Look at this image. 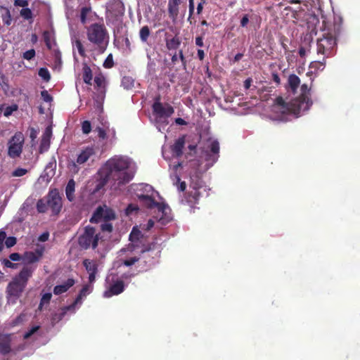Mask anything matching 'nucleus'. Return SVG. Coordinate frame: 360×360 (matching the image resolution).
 Instances as JSON below:
<instances>
[{
	"instance_id": "obj_1",
	"label": "nucleus",
	"mask_w": 360,
	"mask_h": 360,
	"mask_svg": "<svg viewBox=\"0 0 360 360\" xmlns=\"http://www.w3.org/2000/svg\"><path fill=\"white\" fill-rule=\"evenodd\" d=\"M136 171L135 162L125 155H115L110 158L99 170L105 181H112L115 187L129 183Z\"/></svg>"
},
{
	"instance_id": "obj_2",
	"label": "nucleus",
	"mask_w": 360,
	"mask_h": 360,
	"mask_svg": "<svg viewBox=\"0 0 360 360\" xmlns=\"http://www.w3.org/2000/svg\"><path fill=\"white\" fill-rule=\"evenodd\" d=\"M131 190L143 206L158 212L155 216L156 227L161 229L162 226L166 225L172 220L170 208L165 203L158 201L161 198L160 195L150 185L134 184L131 186Z\"/></svg>"
},
{
	"instance_id": "obj_3",
	"label": "nucleus",
	"mask_w": 360,
	"mask_h": 360,
	"mask_svg": "<svg viewBox=\"0 0 360 360\" xmlns=\"http://www.w3.org/2000/svg\"><path fill=\"white\" fill-rule=\"evenodd\" d=\"M301 91V96L289 103L285 102L282 98L276 99V103L273 106V111L278 114L275 119L286 122L289 120L288 116L294 115L297 117L309 109L312 101L307 95L309 92L307 85L303 84Z\"/></svg>"
},
{
	"instance_id": "obj_4",
	"label": "nucleus",
	"mask_w": 360,
	"mask_h": 360,
	"mask_svg": "<svg viewBox=\"0 0 360 360\" xmlns=\"http://www.w3.org/2000/svg\"><path fill=\"white\" fill-rule=\"evenodd\" d=\"M188 149L191 153L198 155L201 165L202 162L205 163L204 166H200L198 169L199 172L207 170L218 160L219 157V143L217 140L212 138L201 142L198 148L196 146L190 145Z\"/></svg>"
},
{
	"instance_id": "obj_5",
	"label": "nucleus",
	"mask_w": 360,
	"mask_h": 360,
	"mask_svg": "<svg viewBox=\"0 0 360 360\" xmlns=\"http://www.w3.org/2000/svg\"><path fill=\"white\" fill-rule=\"evenodd\" d=\"M184 144V138L181 137L176 139L169 149L162 148V156L165 160L170 161L169 166L170 169L173 170V172L170 174V177L174 185L176 186L179 191H184L186 189V183L180 182V178L176 174L178 169L181 167V162L178 160V158L182 155Z\"/></svg>"
},
{
	"instance_id": "obj_6",
	"label": "nucleus",
	"mask_w": 360,
	"mask_h": 360,
	"mask_svg": "<svg viewBox=\"0 0 360 360\" xmlns=\"http://www.w3.org/2000/svg\"><path fill=\"white\" fill-rule=\"evenodd\" d=\"M35 269L36 266L34 265L28 264L25 266L20 273L8 283L6 288L8 304H13L16 303Z\"/></svg>"
},
{
	"instance_id": "obj_7",
	"label": "nucleus",
	"mask_w": 360,
	"mask_h": 360,
	"mask_svg": "<svg viewBox=\"0 0 360 360\" xmlns=\"http://www.w3.org/2000/svg\"><path fill=\"white\" fill-rule=\"evenodd\" d=\"M95 155V150L93 147H86L79 150L74 160L68 162V168L72 174H77L81 168L85 165Z\"/></svg>"
},
{
	"instance_id": "obj_8",
	"label": "nucleus",
	"mask_w": 360,
	"mask_h": 360,
	"mask_svg": "<svg viewBox=\"0 0 360 360\" xmlns=\"http://www.w3.org/2000/svg\"><path fill=\"white\" fill-rule=\"evenodd\" d=\"M153 115L157 129L161 131L168 124V118L174 113L173 108L169 105H162L155 102L153 105Z\"/></svg>"
},
{
	"instance_id": "obj_9",
	"label": "nucleus",
	"mask_w": 360,
	"mask_h": 360,
	"mask_svg": "<svg viewBox=\"0 0 360 360\" xmlns=\"http://www.w3.org/2000/svg\"><path fill=\"white\" fill-rule=\"evenodd\" d=\"M190 189L187 201L190 204L198 202L200 197L207 195V188L198 174L191 176Z\"/></svg>"
},
{
	"instance_id": "obj_10",
	"label": "nucleus",
	"mask_w": 360,
	"mask_h": 360,
	"mask_svg": "<svg viewBox=\"0 0 360 360\" xmlns=\"http://www.w3.org/2000/svg\"><path fill=\"white\" fill-rule=\"evenodd\" d=\"M100 233L94 227L87 226L78 237V244L82 249H95L98 246Z\"/></svg>"
},
{
	"instance_id": "obj_11",
	"label": "nucleus",
	"mask_w": 360,
	"mask_h": 360,
	"mask_svg": "<svg viewBox=\"0 0 360 360\" xmlns=\"http://www.w3.org/2000/svg\"><path fill=\"white\" fill-rule=\"evenodd\" d=\"M143 240L141 231L136 226L133 227L129 234L130 243L127 248H123L120 250V255H123L127 252L144 253L148 251V248L143 247Z\"/></svg>"
},
{
	"instance_id": "obj_12",
	"label": "nucleus",
	"mask_w": 360,
	"mask_h": 360,
	"mask_svg": "<svg viewBox=\"0 0 360 360\" xmlns=\"http://www.w3.org/2000/svg\"><path fill=\"white\" fill-rule=\"evenodd\" d=\"M106 290L103 292V297L109 298L113 295H117L122 292L124 285L122 280L113 271L110 272L105 278Z\"/></svg>"
},
{
	"instance_id": "obj_13",
	"label": "nucleus",
	"mask_w": 360,
	"mask_h": 360,
	"mask_svg": "<svg viewBox=\"0 0 360 360\" xmlns=\"http://www.w3.org/2000/svg\"><path fill=\"white\" fill-rule=\"evenodd\" d=\"M24 136L21 132H16L8 143V155L11 158H15L20 155L24 143Z\"/></svg>"
},
{
	"instance_id": "obj_14",
	"label": "nucleus",
	"mask_w": 360,
	"mask_h": 360,
	"mask_svg": "<svg viewBox=\"0 0 360 360\" xmlns=\"http://www.w3.org/2000/svg\"><path fill=\"white\" fill-rule=\"evenodd\" d=\"M87 36L91 42L100 45L105 41L106 30L102 25L93 24L88 28Z\"/></svg>"
},
{
	"instance_id": "obj_15",
	"label": "nucleus",
	"mask_w": 360,
	"mask_h": 360,
	"mask_svg": "<svg viewBox=\"0 0 360 360\" xmlns=\"http://www.w3.org/2000/svg\"><path fill=\"white\" fill-rule=\"evenodd\" d=\"M336 45V40L332 34H327L320 39L317 42V53L322 54L326 57H330L333 55V49Z\"/></svg>"
},
{
	"instance_id": "obj_16",
	"label": "nucleus",
	"mask_w": 360,
	"mask_h": 360,
	"mask_svg": "<svg viewBox=\"0 0 360 360\" xmlns=\"http://www.w3.org/2000/svg\"><path fill=\"white\" fill-rule=\"evenodd\" d=\"M115 218V214L112 209L106 205L98 207L91 218V222H99L101 221H110Z\"/></svg>"
},
{
	"instance_id": "obj_17",
	"label": "nucleus",
	"mask_w": 360,
	"mask_h": 360,
	"mask_svg": "<svg viewBox=\"0 0 360 360\" xmlns=\"http://www.w3.org/2000/svg\"><path fill=\"white\" fill-rule=\"evenodd\" d=\"M47 205L53 214H58L62 207V200L56 189L52 190L49 193L46 199Z\"/></svg>"
},
{
	"instance_id": "obj_18",
	"label": "nucleus",
	"mask_w": 360,
	"mask_h": 360,
	"mask_svg": "<svg viewBox=\"0 0 360 360\" xmlns=\"http://www.w3.org/2000/svg\"><path fill=\"white\" fill-rule=\"evenodd\" d=\"M92 290L93 283H89V284L84 285L79 295L76 297L75 302L70 305L69 308H75L76 309H78L81 306L83 300L91 292Z\"/></svg>"
},
{
	"instance_id": "obj_19",
	"label": "nucleus",
	"mask_w": 360,
	"mask_h": 360,
	"mask_svg": "<svg viewBox=\"0 0 360 360\" xmlns=\"http://www.w3.org/2000/svg\"><path fill=\"white\" fill-rule=\"evenodd\" d=\"M83 265L89 274V283H93L96 280V274L98 272L97 262L92 259H85L83 261Z\"/></svg>"
},
{
	"instance_id": "obj_20",
	"label": "nucleus",
	"mask_w": 360,
	"mask_h": 360,
	"mask_svg": "<svg viewBox=\"0 0 360 360\" xmlns=\"http://www.w3.org/2000/svg\"><path fill=\"white\" fill-rule=\"evenodd\" d=\"M11 335H0V353L3 354H8L11 352Z\"/></svg>"
},
{
	"instance_id": "obj_21",
	"label": "nucleus",
	"mask_w": 360,
	"mask_h": 360,
	"mask_svg": "<svg viewBox=\"0 0 360 360\" xmlns=\"http://www.w3.org/2000/svg\"><path fill=\"white\" fill-rule=\"evenodd\" d=\"M181 0H169L168 1V13L169 17L175 20L179 15V6Z\"/></svg>"
},
{
	"instance_id": "obj_22",
	"label": "nucleus",
	"mask_w": 360,
	"mask_h": 360,
	"mask_svg": "<svg viewBox=\"0 0 360 360\" xmlns=\"http://www.w3.org/2000/svg\"><path fill=\"white\" fill-rule=\"evenodd\" d=\"M74 284L75 281L72 278H68L63 283L55 286L53 288V293L56 295H62L67 292Z\"/></svg>"
},
{
	"instance_id": "obj_23",
	"label": "nucleus",
	"mask_w": 360,
	"mask_h": 360,
	"mask_svg": "<svg viewBox=\"0 0 360 360\" xmlns=\"http://www.w3.org/2000/svg\"><path fill=\"white\" fill-rule=\"evenodd\" d=\"M115 10L116 13L115 15L116 18H120L124 13V8L121 2H116L112 7L108 8L107 10V18H111L114 15L113 10Z\"/></svg>"
},
{
	"instance_id": "obj_24",
	"label": "nucleus",
	"mask_w": 360,
	"mask_h": 360,
	"mask_svg": "<svg viewBox=\"0 0 360 360\" xmlns=\"http://www.w3.org/2000/svg\"><path fill=\"white\" fill-rule=\"evenodd\" d=\"M69 306L65 307L60 309V311L58 313H56L53 317H52V321L53 323H57L63 319V318L65 316V315L67 314L68 311H70L71 313H75L76 311L75 308H69Z\"/></svg>"
},
{
	"instance_id": "obj_25",
	"label": "nucleus",
	"mask_w": 360,
	"mask_h": 360,
	"mask_svg": "<svg viewBox=\"0 0 360 360\" xmlns=\"http://www.w3.org/2000/svg\"><path fill=\"white\" fill-rule=\"evenodd\" d=\"M72 44L73 54H74L75 57V51H77L78 53L81 56H85V50L84 49V46H83L82 42L80 41V40L79 39H77L75 37L74 38H72Z\"/></svg>"
},
{
	"instance_id": "obj_26",
	"label": "nucleus",
	"mask_w": 360,
	"mask_h": 360,
	"mask_svg": "<svg viewBox=\"0 0 360 360\" xmlns=\"http://www.w3.org/2000/svg\"><path fill=\"white\" fill-rule=\"evenodd\" d=\"M75 183L73 179L69 180L68 182V184L65 188V193L67 198L72 201L74 199V192H75Z\"/></svg>"
},
{
	"instance_id": "obj_27",
	"label": "nucleus",
	"mask_w": 360,
	"mask_h": 360,
	"mask_svg": "<svg viewBox=\"0 0 360 360\" xmlns=\"http://www.w3.org/2000/svg\"><path fill=\"white\" fill-rule=\"evenodd\" d=\"M1 18L4 23L6 25H10L12 22V18L10 10L5 6H1Z\"/></svg>"
},
{
	"instance_id": "obj_28",
	"label": "nucleus",
	"mask_w": 360,
	"mask_h": 360,
	"mask_svg": "<svg viewBox=\"0 0 360 360\" xmlns=\"http://www.w3.org/2000/svg\"><path fill=\"white\" fill-rule=\"evenodd\" d=\"M82 70L84 82L86 84L91 85L92 81V72L91 68L86 63H84L83 65Z\"/></svg>"
},
{
	"instance_id": "obj_29",
	"label": "nucleus",
	"mask_w": 360,
	"mask_h": 360,
	"mask_svg": "<svg viewBox=\"0 0 360 360\" xmlns=\"http://www.w3.org/2000/svg\"><path fill=\"white\" fill-rule=\"evenodd\" d=\"M181 44V40L177 37H174L173 38L167 40L166 46L167 48L169 50H176Z\"/></svg>"
},
{
	"instance_id": "obj_30",
	"label": "nucleus",
	"mask_w": 360,
	"mask_h": 360,
	"mask_svg": "<svg viewBox=\"0 0 360 360\" xmlns=\"http://www.w3.org/2000/svg\"><path fill=\"white\" fill-rule=\"evenodd\" d=\"M300 83V78L295 75H290L288 78L289 86L292 92H295Z\"/></svg>"
},
{
	"instance_id": "obj_31",
	"label": "nucleus",
	"mask_w": 360,
	"mask_h": 360,
	"mask_svg": "<svg viewBox=\"0 0 360 360\" xmlns=\"http://www.w3.org/2000/svg\"><path fill=\"white\" fill-rule=\"evenodd\" d=\"M94 83L96 86L98 88V89L101 90V92H103L105 86V77L101 74L95 76Z\"/></svg>"
},
{
	"instance_id": "obj_32",
	"label": "nucleus",
	"mask_w": 360,
	"mask_h": 360,
	"mask_svg": "<svg viewBox=\"0 0 360 360\" xmlns=\"http://www.w3.org/2000/svg\"><path fill=\"white\" fill-rule=\"evenodd\" d=\"M134 80L131 77H124L122 79V86L126 89H130L134 86Z\"/></svg>"
},
{
	"instance_id": "obj_33",
	"label": "nucleus",
	"mask_w": 360,
	"mask_h": 360,
	"mask_svg": "<svg viewBox=\"0 0 360 360\" xmlns=\"http://www.w3.org/2000/svg\"><path fill=\"white\" fill-rule=\"evenodd\" d=\"M140 39L142 41L145 42L147 41L150 35V30L148 26H143L139 32Z\"/></svg>"
},
{
	"instance_id": "obj_34",
	"label": "nucleus",
	"mask_w": 360,
	"mask_h": 360,
	"mask_svg": "<svg viewBox=\"0 0 360 360\" xmlns=\"http://www.w3.org/2000/svg\"><path fill=\"white\" fill-rule=\"evenodd\" d=\"M25 321H26V314L24 313H22L11 322L10 326L13 327V326H18L20 323H22Z\"/></svg>"
},
{
	"instance_id": "obj_35",
	"label": "nucleus",
	"mask_w": 360,
	"mask_h": 360,
	"mask_svg": "<svg viewBox=\"0 0 360 360\" xmlns=\"http://www.w3.org/2000/svg\"><path fill=\"white\" fill-rule=\"evenodd\" d=\"M25 257L27 261L30 264L37 262L40 259V257L33 252H27Z\"/></svg>"
},
{
	"instance_id": "obj_36",
	"label": "nucleus",
	"mask_w": 360,
	"mask_h": 360,
	"mask_svg": "<svg viewBox=\"0 0 360 360\" xmlns=\"http://www.w3.org/2000/svg\"><path fill=\"white\" fill-rule=\"evenodd\" d=\"M37 208L39 212H45L49 206L47 205L46 200L41 199L37 203Z\"/></svg>"
},
{
	"instance_id": "obj_37",
	"label": "nucleus",
	"mask_w": 360,
	"mask_h": 360,
	"mask_svg": "<svg viewBox=\"0 0 360 360\" xmlns=\"http://www.w3.org/2000/svg\"><path fill=\"white\" fill-rule=\"evenodd\" d=\"M39 77L46 82H49L51 79L49 71L47 68H41L39 70Z\"/></svg>"
},
{
	"instance_id": "obj_38",
	"label": "nucleus",
	"mask_w": 360,
	"mask_h": 360,
	"mask_svg": "<svg viewBox=\"0 0 360 360\" xmlns=\"http://www.w3.org/2000/svg\"><path fill=\"white\" fill-rule=\"evenodd\" d=\"M18 106L16 104H13L10 106H7L4 108V115L8 117L13 114V112L18 110Z\"/></svg>"
},
{
	"instance_id": "obj_39",
	"label": "nucleus",
	"mask_w": 360,
	"mask_h": 360,
	"mask_svg": "<svg viewBox=\"0 0 360 360\" xmlns=\"http://www.w3.org/2000/svg\"><path fill=\"white\" fill-rule=\"evenodd\" d=\"M51 293L47 292L42 295V297L40 301V304L39 306V309L41 310L42 309V307L44 304H47L49 303L51 299Z\"/></svg>"
},
{
	"instance_id": "obj_40",
	"label": "nucleus",
	"mask_w": 360,
	"mask_h": 360,
	"mask_svg": "<svg viewBox=\"0 0 360 360\" xmlns=\"http://www.w3.org/2000/svg\"><path fill=\"white\" fill-rule=\"evenodd\" d=\"M50 146V140L41 139L40 146H39V152L43 153L48 150Z\"/></svg>"
},
{
	"instance_id": "obj_41",
	"label": "nucleus",
	"mask_w": 360,
	"mask_h": 360,
	"mask_svg": "<svg viewBox=\"0 0 360 360\" xmlns=\"http://www.w3.org/2000/svg\"><path fill=\"white\" fill-rule=\"evenodd\" d=\"M140 258L137 257L136 255H134L130 257L129 259H125L123 262V264L127 266H129L133 265L135 262H136Z\"/></svg>"
},
{
	"instance_id": "obj_42",
	"label": "nucleus",
	"mask_w": 360,
	"mask_h": 360,
	"mask_svg": "<svg viewBox=\"0 0 360 360\" xmlns=\"http://www.w3.org/2000/svg\"><path fill=\"white\" fill-rule=\"evenodd\" d=\"M82 129L84 134H89L91 130V125L90 122L86 120L82 124Z\"/></svg>"
},
{
	"instance_id": "obj_43",
	"label": "nucleus",
	"mask_w": 360,
	"mask_h": 360,
	"mask_svg": "<svg viewBox=\"0 0 360 360\" xmlns=\"http://www.w3.org/2000/svg\"><path fill=\"white\" fill-rule=\"evenodd\" d=\"M34 56L35 51L33 49L25 51L22 56L23 58L27 60H32Z\"/></svg>"
},
{
	"instance_id": "obj_44",
	"label": "nucleus",
	"mask_w": 360,
	"mask_h": 360,
	"mask_svg": "<svg viewBox=\"0 0 360 360\" xmlns=\"http://www.w3.org/2000/svg\"><path fill=\"white\" fill-rule=\"evenodd\" d=\"M114 65L112 56L109 54L103 63V66L105 68H111Z\"/></svg>"
},
{
	"instance_id": "obj_45",
	"label": "nucleus",
	"mask_w": 360,
	"mask_h": 360,
	"mask_svg": "<svg viewBox=\"0 0 360 360\" xmlns=\"http://www.w3.org/2000/svg\"><path fill=\"white\" fill-rule=\"evenodd\" d=\"M155 226V221L153 219H150L148 221L146 224H141V228L144 231H149Z\"/></svg>"
},
{
	"instance_id": "obj_46",
	"label": "nucleus",
	"mask_w": 360,
	"mask_h": 360,
	"mask_svg": "<svg viewBox=\"0 0 360 360\" xmlns=\"http://www.w3.org/2000/svg\"><path fill=\"white\" fill-rule=\"evenodd\" d=\"M20 15L25 19L28 20L32 18V11L29 8H24L20 11Z\"/></svg>"
},
{
	"instance_id": "obj_47",
	"label": "nucleus",
	"mask_w": 360,
	"mask_h": 360,
	"mask_svg": "<svg viewBox=\"0 0 360 360\" xmlns=\"http://www.w3.org/2000/svg\"><path fill=\"white\" fill-rule=\"evenodd\" d=\"M39 328V326H32L27 332H26L24 335L25 339H28L30 338L34 333H35Z\"/></svg>"
},
{
	"instance_id": "obj_48",
	"label": "nucleus",
	"mask_w": 360,
	"mask_h": 360,
	"mask_svg": "<svg viewBox=\"0 0 360 360\" xmlns=\"http://www.w3.org/2000/svg\"><path fill=\"white\" fill-rule=\"evenodd\" d=\"M41 96L44 101L46 103H51L53 100L52 96L49 94L46 90H44L41 92Z\"/></svg>"
},
{
	"instance_id": "obj_49",
	"label": "nucleus",
	"mask_w": 360,
	"mask_h": 360,
	"mask_svg": "<svg viewBox=\"0 0 360 360\" xmlns=\"http://www.w3.org/2000/svg\"><path fill=\"white\" fill-rule=\"evenodd\" d=\"M89 11H90V9L86 7L82 8L80 18H81V21L82 23L86 22V15L89 13Z\"/></svg>"
},
{
	"instance_id": "obj_50",
	"label": "nucleus",
	"mask_w": 360,
	"mask_h": 360,
	"mask_svg": "<svg viewBox=\"0 0 360 360\" xmlns=\"http://www.w3.org/2000/svg\"><path fill=\"white\" fill-rule=\"evenodd\" d=\"M16 243V238L15 237H8L5 239V244L8 248L13 247Z\"/></svg>"
},
{
	"instance_id": "obj_51",
	"label": "nucleus",
	"mask_w": 360,
	"mask_h": 360,
	"mask_svg": "<svg viewBox=\"0 0 360 360\" xmlns=\"http://www.w3.org/2000/svg\"><path fill=\"white\" fill-rule=\"evenodd\" d=\"M138 206L136 205L130 204L126 209V214L127 215L131 214L134 212H136L138 210Z\"/></svg>"
},
{
	"instance_id": "obj_52",
	"label": "nucleus",
	"mask_w": 360,
	"mask_h": 360,
	"mask_svg": "<svg viewBox=\"0 0 360 360\" xmlns=\"http://www.w3.org/2000/svg\"><path fill=\"white\" fill-rule=\"evenodd\" d=\"M179 58L181 59V60L183 62L184 60V55H183V51L181 50L179 51V56L176 54V53H174L172 57V61L175 63Z\"/></svg>"
},
{
	"instance_id": "obj_53",
	"label": "nucleus",
	"mask_w": 360,
	"mask_h": 360,
	"mask_svg": "<svg viewBox=\"0 0 360 360\" xmlns=\"http://www.w3.org/2000/svg\"><path fill=\"white\" fill-rule=\"evenodd\" d=\"M6 237V232L3 230H0V252L4 249V241L5 240Z\"/></svg>"
},
{
	"instance_id": "obj_54",
	"label": "nucleus",
	"mask_w": 360,
	"mask_h": 360,
	"mask_svg": "<svg viewBox=\"0 0 360 360\" xmlns=\"http://www.w3.org/2000/svg\"><path fill=\"white\" fill-rule=\"evenodd\" d=\"M27 173V170L22 168H18L13 172V176H22Z\"/></svg>"
},
{
	"instance_id": "obj_55",
	"label": "nucleus",
	"mask_w": 360,
	"mask_h": 360,
	"mask_svg": "<svg viewBox=\"0 0 360 360\" xmlns=\"http://www.w3.org/2000/svg\"><path fill=\"white\" fill-rule=\"evenodd\" d=\"M51 135H52L51 129V127H48L45 129L41 139L50 140Z\"/></svg>"
},
{
	"instance_id": "obj_56",
	"label": "nucleus",
	"mask_w": 360,
	"mask_h": 360,
	"mask_svg": "<svg viewBox=\"0 0 360 360\" xmlns=\"http://www.w3.org/2000/svg\"><path fill=\"white\" fill-rule=\"evenodd\" d=\"M112 229V226L110 223L105 221L101 225V230L103 231L110 232Z\"/></svg>"
},
{
	"instance_id": "obj_57",
	"label": "nucleus",
	"mask_w": 360,
	"mask_h": 360,
	"mask_svg": "<svg viewBox=\"0 0 360 360\" xmlns=\"http://www.w3.org/2000/svg\"><path fill=\"white\" fill-rule=\"evenodd\" d=\"M55 167H56V163L50 162L46 165L45 172H46L47 174L51 172L52 174H53V173H54L53 170H54Z\"/></svg>"
},
{
	"instance_id": "obj_58",
	"label": "nucleus",
	"mask_w": 360,
	"mask_h": 360,
	"mask_svg": "<svg viewBox=\"0 0 360 360\" xmlns=\"http://www.w3.org/2000/svg\"><path fill=\"white\" fill-rule=\"evenodd\" d=\"M15 6H20L23 8L27 6V1L26 0H15L14 3Z\"/></svg>"
},
{
	"instance_id": "obj_59",
	"label": "nucleus",
	"mask_w": 360,
	"mask_h": 360,
	"mask_svg": "<svg viewBox=\"0 0 360 360\" xmlns=\"http://www.w3.org/2000/svg\"><path fill=\"white\" fill-rule=\"evenodd\" d=\"M49 237V233L48 232H44L39 236L38 240L40 242H46V240H48Z\"/></svg>"
},
{
	"instance_id": "obj_60",
	"label": "nucleus",
	"mask_w": 360,
	"mask_h": 360,
	"mask_svg": "<svg viewBox=\"0 0 360 360\" xmlns=\"http://www.w3.org/2000/svg\"><path fill=\"white\" fill-rule=\"evenodd\" d=\"M98 135L99 138L105 139L107 138L106 131L102 128H98Z\"/></svg>"
},
{
	"instance_id": "obj_61",
	"label": "nucleus",
	"mask_w": 360,
	"mask_h": 360,
	"mask_svg": "<svg viewBox=\"0 0 360 360\" xmlns=\"http://www.w3.org/2000/svg\"><path fill=\"white\" fill-rule=\"evenodd\" d=\"M44 252V246H39L35 250L34 253H36L40 258L42 257L43 253Z\"/></svg>"
},
{
	"instance_id": "obj_62",
	"label": "nucleus",
	"mask_w": 360,
	"mask_h": 360,
	"mask_svg": "<svg viewBox=\"0 0 360 360\" xmlns=\"http://www.w3.org/2000/svg\"><path fill=\"white\" fill-rule=\"evenodd\" d=\"M195 44H196V46H200V47H202L203 46L204 43H203V38H202V37L199 36V37H197L195 38Z\"/></svg>"
},
{
	"instance_id": "obj_63",
	"label": "nucleus",
	"mask_w": 360,
	"mask_h": 360,
	"mask_svg": "<svg viewBox=\"0 0 360 360\" xmlns=\"http://www.w3.org/2000/svg\"><path fill=\"white\" fill-rule=\"evenodd\" d=\"M9 258L12 261L17 262L20 260V256L18 253H12L10 255Z\"/></svg>"
},
{
	"instance_id": "obj_64",
	"label": "nucleus",
	"mask_w": 360,
	"mask_h": 360,
	"mask_svg": "<svg viewBox=\"0 0 360 360\" xmlns=\"http://www.w3.org/2000/svg\"><path fill=\"white\" fill-rule=\"evenodd\" d=\"M248 22H249V18H248V15H245L242 18V19L240 20V25L242 27H245L248 25Z\"/></svg>"
}]
</instances>
